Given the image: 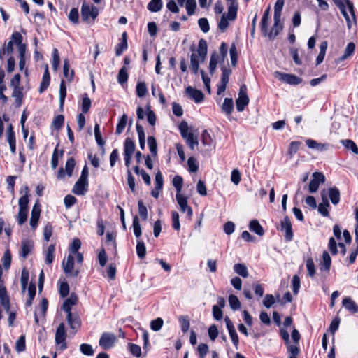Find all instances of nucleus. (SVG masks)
<instances>
[{"mask_svg": "<svg viewBox=\"0 0 358 358\" xmlns=\"http://www.w3.org/2000/svg\"><path fill=\"white\" fill-rule=\"evenodd\" d=\"M208 45L206 40L201 38L199 41L197 53L193 52L190 56V69L192 73L196 75L199 69V62L205 60L207 55Z\"/></svg>", "mask_w": 358, "mask_h": 358, "instance_id": "f257e3e1", "label": "nucleus"}, {"mask_svg": "<svg viewBox=\"0 0 358 358\" xmlns=\"http://www.w3.org/2000/svg\"><path fill=\"white\" fill-rule=\"evenodd\" d=\"M280 335L282 339L284 341L285 344L287 347V352L289 354V356L297 357L300 353V349L299 344H291L289 341V334L287 329L284 328H280Z\"/></svg>", "mask_w": 358, "mask_h": 358, "instance_id": "f03ea898", "label": "nucleus"}, {"mask_svg": "<svg viewBox=\"0 0 358 358\" xmlns=\"http://www.w3.org/2000/svg\"><path fill=\"white\" fill-rule=\"evenodd\" d=\"M66 336L65 325L64 323H61L57 327L55 333V343L59 345V350L61 352L66 350L68 347L66 342Z\"/></svg>", "mask_w": 358, "mask_h": 358, "instance_id": "7ed1b4c3", "label": "nucleus"}, {"mask_svg": "<svg viewBox=\"0 0 358 358\" xmlns=\"http://www.w3.org/2000/svg\"><path fill=\"white\" fill-rule=\"evenodd\" d=\"M249 103V97L247 94V87L245 85L241 86L238 97L236 100V109L238 112L244 110Z\"/></svg>", "mask_w": 358, "mask_h": 358, "instance_id": "20e7f679", "label": "nucleus"}, {"mask_svg": "<svg viewBox=\"0 0 358 358\" xmlns=\"http://www.w3.org/2000/svg\"><path fill=\"white\" fill-rule=\"evenodd\" d=\"M117 341L116 336L113 333L103 332L99 339V344L104 350L111 348Z\"/></svg>", "mask_w": 358, "mask_h": 358, "instance_id": "39448f33", "label": "nucleus"}, {"mask_svg": "<svg viewBox=\"0 0 358 358\" xmlns=\"http://www.w3.org/2000/svg\"><path fill=\"white\" fill-rule=\"evenodd\" d=\"M99 15V10L94 6H90L83 3L81 6V16L83 21H87L89 17L95 20Z\"/></svg>", "mask_w": 358, "mask_h": 358, "instance_id": "423d86ee", "label": "nucleus"}, {"mask_svg": "<svg viewBox=\"0 0 358 358\" xmlns=\"http://www.w3.org/2000/svg\"><path fill=\"white\" fill-rule=\"evenodd\" d=\"M74 267V257L73 255L69 254L66 259L62 262V268L64 272L66 275H72L77 277L79 274L78 270H73Z\"/></svg>", "mask_w": 358, "mask_h": 358, "instance_id": "0eeeda50", "label": "nucleus"}, {"mask_svg": "<svg viewBox=\"0 0 358 358\" xmlns=\"http://www.w3.org/2000/svg\"><path fill=\"white\" fill-rule=\"evenodd\" d=\"M275 76L281 81L292 85H299L302 82V79L301 78L291 73L275 71Z\"/></svg>", "mask_w": 358, "mask_h": 358, "instance_id": "6e6552de", "label": "nucleus"}, {"mask_svg": "<svg viewBox=\"0 0 358 358\" xmlns=\"http://www.w3.org/2000/svg\"><path fill=\"white\" fill-rule=\"evenodd\" d=\"M325 181V176L321 172H314L313 173V178L310 181L308 185V191L310 193H315L317 191L320 184L324 183Z\"/></svg>", "mask_w": 358, "mask_h": 358, "instance_id": "1a4fd4ad", "label": "nucleus"}, {"mask_svg": "<svg viewBox=\"0 0 358 358\" xmlns=\"http://www.w3.org/2000/svg\"><path fill=\"white\" fill-rule=\"evenodd\" d=\"M176 201L180 206V210L182 213H186L187 216L190 219L192 216L193 212L192 208L188 206L187 198L181 194H176Z\"/></svg>", "mask_w": 358, "mask_h": 358, "instance_id": "9d476101", "label": "nucleus"}, {"mask_svg": "<svg viewBox=\"0 0 358 358\" xmlns=\"http://www.w3.org/2000/svg\"><path fill=\"white\" fill-rule=\"evenodd\" d=\"M280 230L285 232V238L287 241H291L293 239L292 223L287 215L280 222Z\"/></svg>", "mask_w": 358, "mask_h": 358, "instance_id": "9b49d317", "label": "nucleus"}, {"mask_svg": "<svg viewBox=\"0 0 358 358\" xmlns=\"http://www.w3.org/2000/svg\"><path fill=\"white\" fill-rule=\"evenodd\" d=\"M231 73V70L229 68L223 67L222 69V76L220 83L217 85V94H221L227 88V85L229 83V76Z\"/></svg>", "mask_w": 358, "mask_h": 358, "instance_id": "f8f14e48", "label": "nucleus"}, {"mask_svg": "<svg viewBox=\"0 0 358 358\" xmlns=\"http://www.w3.org/2000/svg\"><path fill=\"white\" fill-rule=\"evenodd\" d=\"M88 180L79 178L75 183L72 192L79 196L85 195L88 190Z\"/></svg>", "mask_w": 358, "mask_h": 358, "instance_id": "ddd939ff", "label": "nucleus"}, {"mask_svg": "<svg viewBox=\"0 0 358 358\" xmlns=\"http://www.w3.org/2000/svg\"><path fill=\"white\" fill-rule=\"evenodd\" d=\"M185 92L188 97L195 103H199L203 101L204 95L201 90L188 86L185 89Z\"/></svg>", "mask_w": 358, "mask_h": 358, "instance_id": "4468645a", "label": "nucleus"}, {"mask_svg": "<svg viewBox=\"0 0 358 358\" xmlns=\"http://www.w3.org/2000/svg\"><path fill=\"white\" fill-rule=\"evenodd\" d=\"M34 248V242L31 240L24 239L21 242L20 256L26 259Z\"/></svg>", "mask_w": 358, "mask_h": 358, "instance_id": "2eb2a0df", "label": "nucleus"}, {"mask_svg": "<svg viewBox=\"0 0 358 358\" xmlns=\"http://www.w3.org/2000/svg\"><path fill=\"white\" fill-rule=\"evenodd\" d=\"M41 213V205L38 203H36L33 206L31 210V217L30 219V226L33 229H35L38 225L39 217Z\"/></svg>", "mask_w": 358, "mask_h": 358, "instance_id": "dca6fc26", "label": "nucleus"}, {"mask_svg": "<svg viewBox=\"0 0 358 358\" xmlns=\"http://www.w3.org/2000/svg\"><path fill=\"white\" fill-rule=\"evenodd\" d=\"M50 83V75L48 71V65H45V71L42 78V81L41 83L38 92L39 93H43L44 91L47 90Z\"/></svg>", "mask_w": 358, "mask_h": 358, "instance_id": "f3484780", "label": "nucleus"}, {"mask_svg": "<svg viewBox=\"0 0 358 358\" xmlns=\"http://www.w3.org/2000/svg\"><path fill=\"white\" fill-rule=\"evenodd\" d=\"M274 23L271 29V31L268 33L267 35L270 39H274L279 34V32L282 29V24L280 23V19L279 18H273Z\"/></svg>", "mask_w": 358, "mask_h": 358, "instance_id": "a211bd4d", "label": "nucleus"}, {"mask_svg": "<svg viewBox=\"0 0 358 358\" xmlns=\"http://www.w3.org/2000/svg\"><path fill=\"white\" fill-rule=\"evenodd\" d=\"M23 87H15L13 88V91L12 93V96L15 98V107L19 108L22 106L23 102Z\"/></svg>", "mask_w": 358, "mask_h": 358, "instance_id": "6ab92c4d", "label": "nucleus"}, {"mask_svg": "<svg viewBox=\"0 0 358 358\" xmlns=\"http://www.w3.org/2000/svg\"><path fill=\"white\" fill-rule=\"evenodd\" d=\"M343 306L352 313H358V305L350 297L343 299Z\"/></svg>", "mask_w": 358, "mask_h": 358, "instance_id": "aec40b11", "label": "nucleus"}, {"mask_svg": "<svg viewBox=\"0 0 358 358\" xmlns=\"http://www.w3.org/2000/svg\"><path fill=\"white\" fill-rule=\"evenodd\" d=\"M78 298L76 296L71 294V296L66 299L63 303L62 309L68 314L72 313L71 308L73 305L76 303Z\"/></svg>", "mask_w": 358, "mask_h": 358, "instance_id": "412c9836", "label": "nucleus"}, {"mask_svg": "<svg viewBox=\"0 0 358 358\" xmlns=\"http://www.w3.org/2000/svg\"><path fill=\"white\" fill-rule=\"evenodd\" d=\"M136 145L134 141L130 138H127L124 143V155H133L135 151Z\"/></svg>", "mask_w": 358, "mask_h": 358, "instance_id": "4be33fe9", "label": "nucleus"}, {"mask_svg": "<svg viewBox=\"0 0 358 358\" xmlns=\"http://www.w3.org/2000/svg\"><path fill=\"white\" fill-rule=\"evenodd\" d=\"M0 303L5 308L6 312L10 311V298L7 294L6 289L0 290Z\"/></svg>", "mask_w": 358, "mask_h": 358, "instance_id": "5701e85b", "label": "nucleus"}, {"mask_svg": "<svg viewBox=\"0 0 358 358\" xmlns=\"http://www.w3.org/2000/svg\"><path fill=\"white\" fill-rule=\"evenodd\" d=\"M321 270L329 272L331 265V259L327 251H324L322 256Z\"/></svg>", "mask_w": 358, "mask_h": 358, "instance_id": "b1692460", "label": "nucleus"}, {"mask_svg": "<svg viewBox=\"0 0 358 358\" xmlns=\"http://www.w3.org/2000/svg\"><path fill=\"white\" fill-rule=\"evenodd\" d=\"M249 229L260 236L264 234V230L257 220H252L250 222Z\"/></svg>", "mask_w": 358, "mask_h": 358, "instance_id": "393cba45", "label": "nucleus"}, {"mask_svg": "<svg viewBox=\"0 0 358 358\" xmlns=\"http://www.w3.org/2000/svg\"><path fill=\"white\" fill-rule=\"evenodd\" d=\"M66 319L71 329L77 331L80 328L81 322L78 316H73L72 313H69L67 315Z\"/></svg>", "mask_w": 358, "mask_h": 358, "instance_id": "a878e982", "label": "nucleus"}, {"mask_svg": "<svg viewBox=\"0 0 358 358\" xmlns=\"http://www.w3.org/2000/svg\"><path fill=\"white\" fill-rule=\"evenodd\" d=\"M234 110V101L231 98H225L222 105V111L227 115H230Z\"/></svg>", "mask_w": 358, "mask_h": 358, "instance_id": "bb28decb", "label": "nucleus"}, {"mask_svg": "<svg viewBox=\"0 0 358 358\" xmlns=\"http://www.w3.org/2000/svg\"><path fill=\"white\" fill-rule=\"evenodd\" d=\"M329 197L334 205H337L340 201V191L336 187L329 189Z\"/></svg>", "mask_w": 358, "mask_h": 358, "instance_id": "cd10ccee", "label": "nucleus"}, {"mask_svg": "<svg viewBox=\"0 0 358 358\" xmlns=\"http://www.w3.org/2000/svg\"><path fill=\"white\" fill-rule=\"evenodd\" d=\"M334 3L336 4V6L338 8L342 6L344 3H346L347 7L350 13L351 17H352V19L354 22H355V13L354 10V6L352 2H351L350 0H332Z\"/></svg>", "mask_w": 358, "mask_h": 358, "instance_id": "c85d7f7f", "label": "nucleus"}, {"mask_svg": "<svg viewBox=\"0 0 358 358\" xmlns=\"http://www.w3.org/2000/svg\"><path fill=\"white\" fill-rule=\"evenodd\" d=\"M55 245L51 244L48 246L47 250L45 252V262L46 264H51L55 259Z\"/></svg>", "mask_w": 358, "mask_h": 358, "instance_id": "c756f323", "label": "nucleus"}, {"mask_svg": "<svg viewBox=\"0 0 358 358\" xmlns=\"http://www.w3.org/2000/svg\"><path fill=\"white\" fill-rule=\"evenodd\" d=\"M330 204L329 201L325 198L322 199V202L318 205V212L324 217H328L329 215V208Z\"/></svg>", "mask_w": 358, "mask_h": 358, "instance_id": "7c9ffc66", "label": "nucleus"}, {"mask_svg": "<svg viewBox=\"0 0 358 358\" xmlns=\"http://www.w3.org/2000/svg\"><path fill=\"white\" fill-rule=\"evenodd\" d=\"M136 128L138 133L140 148L141 150H144L145 147V134L143 127L139 124H136Z\"/></svg>", "mask_w": 358, "mask_h": 358, "instance_id": "2f4dec72", "label": "nucleus"}, {"mask_svg": "<svg viewBox=\"0 0 358 358\" xmlns=\"http://www.w3.org/2000/svg\"><path fill=\"white\" fill-rule=\"evenodd\" d=\"M163 6L162 0H151L147 6L148 10L152 13H157L161 10Z\"/></svg>", "mask_w": 358, "mask_h": 358, "instance_id": "473e14b6", "label": "nucleus"}, {"mask_svg": "<svg viewBox=\"0 0 358 358\" xmlns=\"http://www.w3.org/2000/svg\"><path fill=\"white\" fill-rule=\"evenodd\" d=\"M70 69V64L69 62L67 59H64V66H63V75L69 81H72L74 76V71L73 70H71L69 72Z\"/></svg>", "mask_w": 358, "mask_h": 358, "instance_id": "72a5a7b5", "label": "nucleus"}, {"mask_svg": "<svg viewBox=\"0 0 358 358\" xmlns=\"http://www.w3.org/2000/svg\"><path fill=\"white\" fill-rule=\"evenodd\" d=\"M234 271L236 273L243 278H247L248 276V271L247 267L241 263L235 264L234 265Z\"/></svg>", "mask_w": 358, "mask_h": 358, "instance_id": "f704fd0d", "label": "nucleus"}, {"mask_svg": "<svg viewBox=\"0 0 358 358\" xmlns=\"http://www.w3.org/2000/svg\"><path fill=\"white\" fill-rule=\"evenodd\" d=\"M355 50V43L352 42H350L349 43H348L347 46L345 49L344 53L341 57L340 60L344 61L346 59H348V57H351L354 54Z\"/></svg>", "mask_w": 358, "mask_h": 358, "instance_id": "c9c22d12", "label": "nucleus"}, {"mask_svg": "<svg viewBox=\"0 0 358 358\" xmlns=\"http://www.w3.org/2000/svg\"><path fill=\"white\" fill-rule=\"evenodd\" d=\"M148 144L151 152V155L153 157L157 156V141L154 136H148Z\"/></svg>", "mask_w": 358, "mask_h": 358, "instance_id": "e433bc0d", "label": "nucleus"}, {"mask_svg": "<svg viewBox=\"0 0 358 358\" xmlns=\"http://www.w3.org/2000/svg\"><path fill=\"white\" fill-rule=\"evenodd\" d=\"M36 285L33 282H31L28 287L29 298L26 301L27 306H31L33 301L36 296Z\"/></svg>", "mask_w": 358, "mask_h": 358, "instance_id": "4c0bfd02", "label": "nucleus"}, {"mask_svg": "<svg viewBox=\"0 0 358 358\" xmlns=\"http://www.w3.org/2000/svg\"><path fill=\"white\" fill-rule=\"evenodd\" d=\"M22 36L20 32L15 31L12 34L11 41H13V43H15L17 45V50L19 51V48L22 45L24 47V50H26V45L22 43Z\"/></svg>", "mask_w": 358, "mask_h": 358, "instance_id": "58836bf2", "label": "nucleus"}, {"mask_svg": "<svg viewBox=\"0 0 358 358\" xmlns=\"http://www.w3.org/2000/svg\"><path fill=\"white\" fill-rule=\"evenodd\" d=\"M238 10V5L235 3H231L228 7L227 15L226 17L229 20H234L236 18Z\"/></svg>", "mask_w": 358, "mask_h": 358, "instance_id": "ea45409f", "label": "nucleus"}, {"mask_svg": "<svg viewBox=\"0 0 358 358\" xmlns=\"http://www.w3.org/2000/svg\"><path fill=\"white\" fill-rule=\"evenodd\" d=\"M13 41H9L8 43H4L3 46L0 49V59L3 60V55H10L13 53Z\"/></svg>", "mask_w": 358, "mask_h": 358, "instance_id": "a19ab883", "label": "nucleus"}, {"mask_svg": "<svg viewBox=\"0 0 358 358\" xmlns=\"http://www.w3.org/2000/svg\"><path fill=\"white\" fill-rule=\"evenodd\" d=\"M346 6H347L346 3H344L343 4H342V6H341V7H338V8L341 10L342 15H343V17H345V19L346 20V23H347L348 29H350L352 28V22H354L355 24L356 21L354 22V20H351V18L350 17L348 13H347ZM352 20H353V19L352 18Z\"/></svg>", "mask_w": 358, "mask_h": 358, "instance_id": "79ce46f5", "label": "nucleus"}, {"mask_svg": "<svg viewBox=\"0 0 358 358\" xmlns=\"http://www.w3.org/2000/svg\"><path fill=\"white\" fill-rule=\"evenodd\" d=\"M136 95L138 97H143L148 92V88L145 82H138L136 87Z\"/></svg>", "mask_w": 358, "mask_h": 358, "instance_id": "37998d69", "label": "nucleus"}, {"mask_svg": "<svg viewBox=\"0 0 358 358\" xmlns=\"http://www.w3.org/2000/svg\"><path fill=\"white\" fill-rule=\"evenodd\" d=\"M136 253L140 259H143L146 255V248L144 242L138 239L136 244Z\"/></svg>", "mask_w": 358, "mask_h": 358, "instance_id": "c03bdc74", "label": "nucleus"}, {"mask_svg": "<svg viewBox=\"0 0 358 358\" xmlns=\"http://www.w3.org/2000/svg\"><path fill=\"white\" fill-rule=\"evenodd\" d=\"M66 96V87L64 80H62L59 86V106L63 108L64 100Z\"/></svg>", "mask_w": 358, "mask_h": 358, "instance_id": "a18cd8bd", "label": "nucleus"}, {"mask_svg": "<svg viewBox=\"0 0 358 358\" xmlns=\"http://www.w3.org/2000/svg\"><path fill=\"white\" fill-rule=\"evenodd\" d=\"M132 227L135 236L137 238H139L141 236L142 232L140 222L137 215H135L133 218Z\"/></svg>", "mask_w": 358, "mask_h": 358, "instance_id": "49530a36", "label": "nucleus"}, {"mask_svg": "<svg viewBox=\"0 0 358 358\" xmlns=\"http://www.w3.org/2000/svg\"><path fill=\"white\" fill-rule=\"evenodd\" d=\"M128 117L126 114H124L121 118L120 119L115 130V134H120L122 133L123 130L124 129L127 122Z\"/></svg>", "mask_w": 358, "mask_h": 358, "instance_id": "de8ad7c7", "label": "nucleus"}, {"mask_svg": "<svg viewBox=\"0 0 358 358\" xmlns=\"http://www.w3.org/2000/svg\"><path fill=\"white\" fill-rule=\"evenodd\" d=\"M284 0H277L274 6L273 18L281 19V13L283 8Z\"/></svg>", "mask_w": 358, "mask_h": 358, "instance_id": "09e8293b", "label": "nucleus"}, {"mask_svg": "<svg viewBox=\"0 0 358 358\" xmlns=\"http://www.w3.org/2000/svg\"><path fill=\"white\" fill-rule=\"evenodd\" d=\"M128 78L129 75L127 69L125 67L121 68L117 75V82L122 85L127 82Z\"/></svg>", "mask_w": 358, "mask_h": 358, "instance_id": "8fccbe9b", "label": "nucleus"}, {"mask_svg": "<svg viewBox=\"0 0 358 358\" xmlns=\"http://www.w3.org/2000/svg\"><path fill=\"white\" fill-rule=\"evenodd\" d=\"M342 144L347 149L351 150V151L354 154H358V147L357 146L356 143L350 139H345L341 141Z\"/></svg>", "mask_w": 358, "mask_h": 358, "instance_id": "3c124183", "label": "nucleus"}, {"mask_svg": "<svg viewBox=\"0 0 358 358\" xmlns=\"http://www.w3.org/2000/svg\"><path fill=\"white\" fill-rule=\"evenodd\" d=\"M229 303L233 310H237L241 308V303L238 297L234 294L229 296Z\"/></svg>", "mask_w": 358, "mask_h": 358, "instance_id": "603ef678", "label": "nucleus"}, {"mask_svg": "<svg viewBox=\"0 0 358 358\" xmlns=\"http://www.w3.org/2000/svg\"><path fill=\"white\" fill-rule=\"evenodd\" d=\"M219 57V55L216 52H214L211 55L209 62V71L210 74L214 73V71L217 67Z\"/></svg>", "mask_w": 358, "mask_h": 358, "instance_id": "864d4df0", "label": "nucleus"}, {"mask_svg": "<svg viewBox=\"0 0 358 358\" xmlns=\"http://www.w3.org/2000/svg\"><path fill=\"white\" fill-rule=\"evenodd\" d=\"M91 106V99L88 96L87 94H85L83 97L81 110L83 113H87L89 112Z\"/></svg>", "mask_w": 358, "mask_h": 358, "instance_id": "5fc2aeb1", "label": "nucleus"}, {"mask_svg": "<svg viewBox=\"0 0 358 358\" xmlns=\"http://www.w3.org/2000/svg\"><path fill=\"white\" fill-rule=\"evenodd\" d=\"M181 136L184 139H187L189 136V135L192 134V133L188 132V124L187 122L185 121H182L178 127Z\"/></svg>", "mask_w": 358, "mask_h": 358, "instance_id": "6e6d98bb", "label": "nucleus"}, {"mask_svg": "<svg viewBox=\"0 0 358 358\" xmlns=\"http://www.w3.org/2000/svg\"><path fill=\"white\" fill-rule=\"evenodd\" d=\"M172 183L176 189V194H180L183 183L182 178L180 176H176L172 180Z\"/></svg>", "mask_w": 358, "mask_h": 358, "instance_id": "4d7b16f0", "label": "nucleus"}, {"mask_svg": "<svg viewBox=\"0 0 358 358\" xmlns=\"http://www.w3.org/2000/svg\"><path fill=\"white\" fill-rule=\"evenodd\" d=\"M64 117L63 115H57L56 117H55L52 122V126L55 129H60L63 125H64Z\"/></svg>", "mask_w": 358, "mask_h": 358, "instance_id": "13d9d810", "label": "nucleus"}, {"mask_svg": "<svg viewBox=\"0 0 358 358\" xmlns=\"http://www.w3.org/2000/svg\"><path fill=\"white\" fill-rule=\"evenodd\" d=\"M188 170L191 173H195L198 171L199 165L197 160L194 157H189L187 160Z\"/></svg>", "mask_w": 358, "mask_h": 358, "instance_id": "bf43d9fd", "label": "nucleus"}, {"mask_svg": "<svg viewBox=\"0 0 358 358\" xmlns=\"http://www.w3.org/2000/svg\"><path fill=\"white\" fill-rule=\"evenodd\" d=\"M75 165H76V162L73 157H70L69 159H67L66 165H65V171H66V174L68 175V176L70 177L72 176V173H73V169L75 167Z\"/></svg>", "mask_w": 358, "mask_h": 358, "instance_id": "052dcab7", "label": "nucleus"}, {"mask_svg": "<svg viewBox=\"0 0 358 358\" xmlns=\"http://www.w3.org/2000/svg\"><path fill=\"white\" fill-rule=\"evenodd\" d=\"M11 259H12L11 253L10 252V250L8 249L5 251L3 258H2V263L6 269H8V268H10V264H11Z\"/></svg>", "mask_w": 358, "mask_h": 358, "instance_id": "680f3d73", "label": "nucleus"}, {"mask_svg": "<svg viewBox=\"0 0 358 358\" xmlns=\"http://www.w3.org/2000/svg\"><path fill=\"white\" fill-rule=\"evenodd\" d=\"M80 352L87 356H92L94 353V351L90 344L83 343L80 345Z\"/></svg>", "mask_w": 358, "mask_h": 358, "instance_id": "e2e57ef3", "label": "nucleus"}, {"mask_svg": "<svg viewBox=\"0 0 358 358\" xmlns=\"http://www.w3.org/2000/svg\"><path fill=\"white\" fill-rule=\"evenodd\" d=\"M26 349L25 344V336L22 335L16 341L15 343V350L18 352H22L24 351Z\"/></svg>", "mask_w": 358, "mask_h": 358, "instance_id": "0e129e2a", "label": "nucleus"}, {"mask_svg": "<svg viewBox=\"0 0 358 358\" xmlns=\"http://www.w3.org/2000/svg\"><path fill=\"white\" fill-rule=\"evenodd\" d=\"M94 136L97 144L101 147H103L105 141L103 140L101 137V134L100 132V126L99 124H96L94 126Z\"/></svg>", "mask_w": 358, "mask_h": 358, "instance_id": "69168bd1", "label": "nucleus"}, {"mask_svg": "<svg viewBox=\"0 0 358 358\" xmlns=\"http://www.w3.org/2000/svg\"><path fill=\"white\" fill-rule=\"evenodd\" d=\"M306 266L308 273V275L310 278H313L315 274V268L313 259L312 258L308 259L306 263Z\"/></svg>", "mask_w": 358, "mask_h": 358, "instance_id": "338daca9", "label": "nucleus"}, {"mask_svg": "<svg viewBox=\"0 0 358 358\" xmlns=\"http://www.w3.org/2000/svg\"><path fill=\"white\" fill-rule=\"evenodd\" d=\"M127 41L122 40L120 43L115 47V55L116 56H120L124 50L127 49Z\"/></svg>", "mask_w": 358, "mask_h": 358, "instance_id": "774afa93", "label": "nucleus"}]
</instances>
